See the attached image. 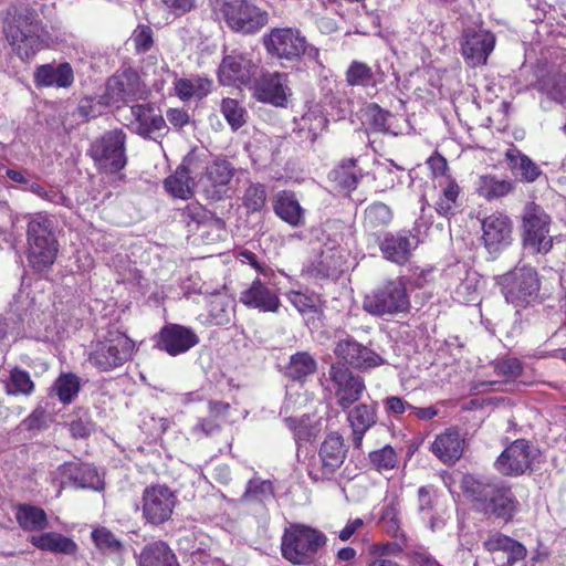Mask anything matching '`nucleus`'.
<instances>
[{"label":"nucleus","instance_id":"1","mask_svg":"<svg viewBox=\"0 0 566 566\" xmlns=\"http://www.w3.org/2000/svg\"><path fill=\"white\" fill-rule=\"evenodd\" d=\"M461 488L475 510L492 514L506 523L513 520L518 502L511 489L503 483L485 478L464 475Z\"/></svg>","mask_w":566,"mask_h":566},{"label":"nucleus","instance_id":"2","mask_svg":"<svg viewBox=\"0 0 566 566\" xmlns=\"http://www.w3.org/2000/svg\"><path fill=\"white\" fill-rule=\"evenodd\" d=\"M363 308L378 317L407 313L410 308V298L406 280L399 276L384 281L365 295Z\"/></svg>","mask_w":566,"mask_h":566},{"label":"nucleus","instance_id":"3","mask_svg":"<svg viewBox=\"0 0 566 566\" xmlns=\"http://www.w3.org/2000/svg\"><path fill=\"white\" fill-rule=\"evenodd\" d=\"M6 34L13 52L23 61L32 59L50 41L42 23L32 13L19 15L9 24Z\"/></svg>","mask_w":566,"mask_h":566},{"label":"nucleus","instance_id":"4","mask_svg":"<svg viewBox=\"0 0 566 566\" xmlns=\"http://www.w3.org/2000/svg\"><path fill=\"white\" fill-rule=\"evenodd\" d=\"M213 13L234 32L253 34L268 24L266 11L247 0H216Z\"/></svg>","mask_w":566,"mask_h":566},{"label":"nucleus","instance_id":"5","mask_svg":"<svg viewBox=\"0 0 566 566\" xmlns=\"http://www.w3.org/2000/svg\"><path fill=\"white\" fill-rule=\"evenodd\" d=\"M325 535L310 526L294 524L285 528L281 542L283 557L294 565L310 564L325 545Z\"/></svg>","mask_w":566,"mask_h":566},{"label":"nucleus","instance_id":"6","mask_svg":"<svg viewBox=\"0 0 566 566\" xmlns=\"http://www.w3.org/2000/svg\"><path fill=\"white\" fill-rule=\"evenodd\" d=\"M135 348L134 342L119 331H108L105 337L92 345L90 364L99 371H111L127 363Z\"/></svg>","mask_w":566,"mask_h":566},{"label":"nucleus","instance_id":"7","mask_svg":"<svg viewBox=\"0 0 566 566\" xmlns=\"http://www.w3.org/2000/svg\"><path fill=\"white\" fill-rule=\"evenodd\" d=\"M51 228V221L41 214L28 224V260L36 271L50 268L55 261L57 244Z\"/></svg>","mask_w":566,"mask_h":566},{"label":"nucleus","instance_id":"8","mask_svg":"<svg viewBox=\"0 0 566 566\" xmlns=\"http://www.w3.org/2000/svg\"><path fill=\"white\" fill-rule=\"evenodd\" d=\"M88 155L98 169L118 172L127 164L126 134L122 129L105 132L91 143Z\"/></svg>","mask_w":566,"mask_h":566},{"label":"nucleus","instance_id":"9","mask_svg":"<svg viewBox=\"0 0 566 566\" xmlns=\"http://www.w3.org/2000/svg\"><path fill=\"white\" fill-rule=\"evenodd\" d=\"M264 45L273 56L295 61L302 55L315 59L318 51L308 44L305 35L296 28H274L264 38Z\"/></svg>","mask_w":566,"mask_h":566},{"label":"nucleus","instance_id":"10","mask_svg":"<svg viewBox=\"0 0 566 566\" xmlns=\"http://www.w3.org/2000/svg\"><path fill=\"white\" fill-rule=\"evenodd\" d=\"M347 457L344 438L332 432L322 442L317 458L308 464V475L313 481L331 480L343 465Z\"/></svg>","mask_w":566,"mask_h":566},{"label":"nucleus","instance_id":"11","mask_svg":"<svg viewBox=\"0 0 566 566\" xmlns=\"http://www.w3.org/2000/svg\"><path fill=\"white\" fill-rule=\"evenodd\" d=\"M551 218L539 206L531 202L524 208L523 213V242L532 253L546 254L553 247V238L549 235Z\"/></svg>","mask_w":566,"mask_h":566},{"label":"nucleus","instance_id":"12","mask_svg":"<svg viewBox=\"0 0 566 566\" xmlns=\"http://www.w3.org/2000/svg\"><path fill=\"white\" fill-rule=\"evenodd\" d=\"M501 284L506 302L514 306L531 303L539 290L537 273L531 266L514 269L502 277Z\"/></svg>","mask_w":566,"mask_h":566},{"label":"nucleus","instance_id":"13","mask_svg":"<svg viewBox=\"0 0 566 566\" xmlns=\"http://www.w3.org/2000/svg\"><path fill=\"white\" fill-rule=\"evenodd\" d=\"M202 157L205 156L190 151L174 174L164 180V188L171 197L188 200L193 196L195 180L191 174H196L203 166Z\"/></svg>","mask_w":566,"mask_h":566},{"label":"nucleus","instance_id":"14","mask_svg":"<svg viewBox=\"0 0 566 566\" xmlns=\"http://www.w3.org/2000/svg\"><path fill=\"white\" fill-rule=\"evenodd\" d=\"M253 97L275 107H286L292 96L286 73L262 74L252 86Z\"/></svg>","mask_w":566,"mask_h":566},{"label":"nucleus","instance_id":"15","mask_svg":"<svg viewBox=\"0 0 566 566\" xmlns=\"http://www.w3.org/2000/svg\"><path fill=\"white\" fill-rule=\"evenodd\" d=\"M255 71L256 64L248 53L233 50L224 54L219 65L218 77L222 85H248Z\"/></svg>","mask_w":566,"mask_h":566},{"label":"nucleus","instance_id":"16","mask_svg":"<svg viewBox=\"0 0 566 566\" xmlns=\"http://www.w3.org/2000/svg\"><path fill=\"white\" fill-rule=\"evenodd\" d=\"M176 496L164 485L146 488L143 493V516L154 525L168 521L174 512Z\"/></svg>","mask_w":566,"mask_h":566},{"label":"nucleus","instance_id":"17","mask_svg":"<svg viewBox=\"0 0 566 566\" xmlns=\"http://www.w3.org/2000/svg\"><path fill=\"white\" fill-rule=\"evenodd\" d=\"M482 242L490 254H497L512 242V221L502 212H493L481 220Z\"/></svg>","mask_w":566,"mask_h":566},{"label":"nucleus","instance_id":"18","mask_svg":"<svg viewBox=\"0 0 566 566\" xmlns=\"http://www.w3.org/2000/svg\"><path fill=\"white\" fill-rule=\"evenodd\" d=\"M205 172L200 177L207 198L221 200L228 193V185L234 176L233 165L224 158H217L205 167Z\"/></svg>","mask_w":566,"mask_h":566},{"label":"nucleus","instance_id":"19","mask_svg":"<svg viewBox=\"0 0 566 566\" xmlns=\"http://www.w3.org/2000/svg\"><path fill=\"white\" fill-rule=\"evenodd\" d=\"M329 377L335 385L337 403L344 410L358 401L366 389L364 379L345 366L332 365Z\"/></svg>","mask_w":566,"mask_h":566},{"label":"nucleus","instance_id":"20","mask_svg":"<svg viewBox=\"0 0 566 566\" xmlns=\"http://www.w3.org/2000/svg\"><path fill=\"white\" fill-rule=\"evenodd\" d=\"M494 45L495 36L486 30L468 28L462 33V55L472 67L485 64Z\"/></svg>","mask_w":566,"mask_h":566},{"label":"nucleus","instance_id":"21","mask_svg":"<svg viewBox=\"0 0 566 566\" xmlns=\"http://www.w3.org/2000/svg\"><path fill=\"white\" fill-rule=\"evenodd\" d=\"M334 353L344 363L363 371L385 364V359L380 355L356 342L353 337L338 340Z\"/></svg>","mask_w":566,"mask_h":566},{"label":"nucleus","instance_id":"22","mask_svg":"<svg viewBox=\"0 0 566 566\" xmlns=\"http://www.w3.org/2000/svg\"><path fill=\"white\" fill-rule=\"evenodd\" d=\"M534 459V453L526 440H516L507 447L495 462L499 472L504 475L525 473Z\"/></svg>","mask_w":566,"mask_h":566},{"label":"nucleus","instance_id":"23","mask_svg":"<svg viewBox=\"0 0 566 566\" xmlns=\"http://www.w3.org/2000/svg\"><path fill=\"white\" fill-rule=\"evenodd\" d=\"M239 300L248 308L263 313H277L281 306L277 292L259 277L240 293Z\"/></svg>","mask_w":566,"mask_h":566},{"label":"nucleus","instance_id":"24","mask_svg":"<svg viewBox=\"0 0 566 566\" xmlns=\"http://www.w3.org/2000/svg\"><path fill=\"white\" fill-rule=\"evenodd\" d=\"M159 337V348L170 356L184 354L199 343V337L192 329L177 324L163 327Z\"/></svg>","mask_w":566,"mask_h":566},{"label":"nucleus","instance_id":"25","mask_svg":"<svg viewBox=\"0 0 566 566\" xmlns=\"http://www.w3.org/2000/svg\"><path fill=\"white\" fill-rule=\"evenodd\" d=\"M417 245L418 239L415 235L401 231L386 233L379 247L386 260L401 265L409 261Z\"/></svg>","mask_w":566,"mask_h":566},{"label":"nucleus","instance_id":"26","mask_svg":"<svg viewBox=\"0 0 566 566\" xmlns=\"http://www.w3.org/2000/svg\"><path fill=\"white\" fill-rule=\"evenodd\" d=\"M130 113L132 130L144 138H151L154 134L166 128L165 118L156 113L151 104H136L130 107Z\"/></svg>","mask_w":566,"mask_h":566},{"label":"nucleus","instance_id":"27","mask_svg":"<svg viewBox=\"0 0 566 566\" xmlns=\"http://www.w3.org/2000/svg\"><path fill=\"white\" fill-rule=\"evenodd\" d=\"M73 82V69L66 62L39 65L34 71V83L36 86L67 88Z\"/></svg>","mask_w":566,"mask_h":566},{"label":"nucleus","instance_id":"28","mask_svg":"<svg viewBox=\"0 0 566 566\" xmlns=\"http://www.w3.org/2000/svg\"><path fill=\"white\" fill-rule=\"evenodd\" d=\"M483 547L491 554L503 552L507 555L506 562L500 566H513L524 559L527 554L522 543L500 532L491 533L483 542Z\"/></svg>","mask_w":566,"mask_h":566},{"label":"nucleus","instance_id":"29","mask_svg":"<svg viewBox=\"0 0 566 566\" xmlns=\"http://www.w3.org/2000/svg\"><path fill=\"white\" fill-rule=\"evenodd\" d=\"M182 217L191 232L206 228L212 229L213 238H209L210 240L217 239L222 232V220L214 217L199 202L187 205L182 211Z\"/></svg>","mask_w":566,"mask_h":566},{"label":"nucleus","instance_id":"30","mask_svg":"<svg viewBox=\"0 0 566 566\" xmlns=\"http://www.w3.org/2000/svg\"><path fill=\"white\" fill-rule=\"evenodd\" d=\"M275 214L291 227L305 224V210L301 207L294 192H279L273 202Z\"/></svg>","mask_w":566,"mask_h":566},{"label":"nucleus","instance_id":"31","mask_svg":"<svg viewBox=\"0 0 566 566\" xmlns=\"http://www.w3.org/2000/svg\"><path fill=\"white\" fill-rule=\"evenodd\" d=\"M439 197L434 202L436 211L443 217L453 216L461 207V188L453 178H442L437 181Z\"/></svg>","mask_w":566,"mask_h":566},{"label":"nucleus","instance_id":"32","mask_svg":"<svg viewBox=\"0 0 566 566\" xmlns=\"http://www.w3.org/2000/svg\"><path fill=\"white\" fill-rule=\"evenodd\" d=\"M505 159L511 174L522 182H534L542 175L539 166L517 148H510Z\"/></svg>","mask_w":566,"mask_h":566},{"label":"nucleus","instance_id":"33","mask_svg":"<svg viewBox=\"0 0 566 566\" xmlns=\"http://www.w3.org/2000/svg\"><path fill=\"white\" fill-rule=\"evenodd\" d=\"M377 419L376 407L374 403H359L355 406L347 415V420L353 429V443L359 448L363 438Z\"/></svg>","mask_w":566,"mask_h":566},{"label":"nucleus","instance_id":"34","mask_svg":"<svg viewBox=\"0 0 566 566\" xmlns=\"http://www.w3.org/2000/svg\"><path fill=\"white\" fill-rule=\"evenodd\" d=\"M464 440L455 430L448 429L439 434L431 447L432 452L443 462H454L463 453Z\"/></svg>","mask_w":566,"mask_h":566},{"label":"nucleus","instance_id":"35","mask_svg":"<svg viewBox=\"0 0 566 566\" xmlns=\"http://www.w3.org/2000/svg\"><path fill=\"white\" fill-rule=\"evenodd\" d=\"M30 543L41 551L54 554L73 555L77 545L73 539L55 532H46L30 537Z\"/></svg>","mask_w":566,"mask_h":566},{"label":"nucleus","instance_id":"36","mask_svg":"<svg viewBox=\"0 0 566 566\" xmlns=\"http://www.w3.org/2000/svg\"><path fill=\"white\" fill-rule=\"evenodd\" d=\"M106 91L114 103L134 98L139 94L138 78L135 74L114 76L107 82Z\"/></svg>","mask_w":566,"mask_h":566},{"label":"nucleus","instance_id":"37","mask_svg":"<svg viewBox=\"0 0 566 566\" xmlns=\"http://www.w3.org/2000/svg\"><path fill=\"white\" fill-rule=\"evenodd\" d=\"M513 189L514 185L511 180L500 179L492 175L480 176L475 184V190L479 196L489 201L502 198Z\"/></svg>","mask_w":566,"mask_h":566},{"label":"nucleus","instance_id":"38","mask_svg":"<svg viewBox=\"0 0 566 566\" xmlns=\"http://www.w3.org/2000/svg\"><path fill=\"white\" fill-rule=\"evenodd\" d=\"M15 518L24 531L36 532L48 527L46 513L34 505L20 504L17 507Z\"/></svg>","mask_w":566,"mask_h":566},{"label":"nucleus","instance_id":"39","mask_svg":"<svg viewBox=\"0 0 566 566\" xmlns=\"http://www.w3.org/2000/svg\"><path fill=\"white\" fill-rule=\"evenodd\" d=\"M143 566H179L171 549L163 542L147 545L142 553Z\"/></svg>","mask_w":566,"mask_h":566},{"label":"nucleus","instance_id":"40","mask_svg":"<svg viewBox=\"0 0 566 566\" xmlns=\"http://www.w3.org/2000/svg\"><path fill=\"white\" fill-rule=\"evenodd\" d=\"M360 170L356 167V159L343 160L334 170L331 171L329 178L335 181L342 189L354 190L360 178Z\"/></svg>","mask_w":566,"mask_h":566},{"label":"nucleus","instance_id":"41","mask_svg":"<svg viewBox=\"0 0 566 566\" xmlns=\"http://www.w3.org/2000/svg\"><path fill=\"white\" fill-rule=\"evenodd\" d=\"M212 82L208 78H181L176 82L177 95L186 101L192 97L202 98L208 95L211 90Z\"/></svg>","mask_w":566,"mask_h":566},{"label":"nucleus","instance_id":"42","mask_svg":"<svg viewBox=\"0 0 566 566\" xmlns=\"http://www.w3.org/2000/svg\"><path fill=\"white\" fill-rule=\"evenodd\" d=\"M316 370V361L307 352H300L291 356L286 369L289 377L295 380H303Z\"/></svg>","mask_w":566,"mask_h":566},{"label":"nucleus","instance_id":"43","mask_svg":"<svg viewBox=\"0 0 566 566\" xmlns=\"http://www.w3.org/2000/svg\"><path fill=\"white\" fill-rule=\"evenodd\" d=\"M328 119L318 108H312L305 113L300 122V129L307 132L311 142H315L318 136L327 128Z\"/></svg>","mask_w":566,"mask_h":566},{"label":"nucleus","instance_id":"44","mask_svg":"<svg viewBox=\"0 0 566 566\" xmlns=\"http://www.w3.org/2000/svg\"><path fill=\"white\" fill-rule=\"evenodd\" d=\"M392 219L391 210L382 202H374L365 210L364 226L366 229L375 230L386 227Z\"/></svg>","mask_w":566,"mask_h":566},{"label":"nucleus","instance_id":"45","mask_svg":"<svg viewBox=\"0 0 566 566\" xmlns=\"http://www.w3.org/2000/svg\"><path fill=\"white\" fill-rule=\"evenodd\" d=\"M220 111L233 130L241 128L247 122V111L237 99L223 98Z\"/></svg>","mask_w":566,"mask_h":566},{"label":"nucleus","instance_id":"46","mask_svg":"<svg viewBox=\"0 0 566 566\" xmlns=\"http://www.w3.org/2000/svg\"><path fill=\"white\" fill-rule=\"evenodd\" d=\"M9 395H30L34 389V384L28 371L21 368H13L6 385Z\"/></svg>","mask_w":566,"mask_h":566},{"label":"nucleus","instance_id":"47","mask_svg":"<svg viewBox=\"0 0 566 566\" xmlns=\"http://www.w3.org/2000/svg\"><path fill=\"white\" fill-rule=\"evenodd\" d=\"M53 390L61 402L70 403L80 390V380L74 374H63L55 380Z\"/></svg>","mask_w":566,"mask_h":566},{"label":"nucleus","instance_id":"48","mask_svg":"<svg viewBox=\"0 0 566 566\" xmlns=\"http://www.w3.org/2000/svg\"><path fill=\"white\" fill-rule=\"evenodd\" d=\"M346 82L352 86H375L376 81L371 69L358 61H354L347 72Z\"/></svg>","mask_w":566,"mask_h":566},{"label":"nucleus","instance_id":"49","mask_svg":"<svg viewBox=\"0 0 566 566\" xmlns=\"http://www.w3.org/2000/svg\"><path fill=\"white\" fill-rule=\"evenodd\" d=\"M210 317L216 325H226L230 323L233 314V304L230 298L224 295H216L210 301Z\"/></svg>","mask_w":566,"mask_h":566},{"label":"nucleus","instance_id":"50","mask_svg":"<svg viewBox=\"0 0 566 566\" xmlns=\"http://www.w3.org/2000/svg\"><path fill=\"white\" fill-rule=\"evenodd\" d=\"M266 198L268 195L263 185L250 184L243 193L242 202L249 212H259L265 207Z\"/></svg>","mask_w":566,"mask_h":566},{"label":"nucleus","instance_id":"51","mask_svg":"<svg viewBox=\"0 0 566 566\" xmlns=\"http://www.w3.org/2000/svg\"><path fill=\"white\" fill-rule=\"evenodd\" d=\"M342 256L329 249L322 252L321 259L315 265V271L317 275L324 277L336 276L342 271Z\"/></svg>","mask_w":566,"mask_h":566},{"label":"nucleus","instance_id":"52","mask_svg":"<svg viewBox=\"0 0 566 566\" xmlns=\"http://www.w3.org/2000/svg\"><path fill=\"white\" fill-rule=\"evenodd\" d=\"M369 460L378 472L390 471L398 464V454L390 446L369 453Z\"/></svg>","mask_w":566,"mask_h":566},{"label":"nucleus","instance_id":"53","mask_svg":"<svg viewBox=\"0 0 566 566\" xmlns=\"http://www.w3.org/2000/svg\"><path fill=\"white\" fill-rule=\"evenodd\" d=\"M92 538L95 545L105 553L117 554L123 548L122 542L105 527L94 530L92 532Z\"/></svg>","mask_w":566,"mask_h":566},{"label":"nucleus","instance_id":"54","mask_svg":"<svg viewBox=\"0 0 566 566\" xmlns=\"http://www.w3.org/2000/svg\"><path fill=\"white\" fill-rule=\"evenodd\" d=\"M83 465L84 463L65 462L52 472V480L59 483L60 489H62L66 482L76 485L77 478L82 473L81 471ZM59 492H61V490H59Z\"/></svg>","mask_w":566,"mask_h":566},{"label":"nucleus","instance_id":"55","mask_svg":"<svg viewBox=\"0 0 566 566\" xmlns=\"http://www.w3.org/2000/svg\"><path fill=\"white\" fill-rule=\"evenodd\" d=\"M81 472L77 478L76 488L92 489L95 491L103 489L104 483L95 468L90 464H84Z\"/></svg>","mask_w":566,"mask_h":566},{"label":"nucleus","instance_id":"56","mask_svg":"<svg viewBox=\"0 0 566 566\" xmlns=\"http://www.w3.org/2000/svg\"><path fill=\"white\" fill-rule=\"evenodd\" d=\"M546 94L554 101L563 103L566 101V75H554L543 86Z\"/></svg>","mask_w":566,"mask_h":566},{"label":"nucleus","instance_id":"57","mask_svg":"<svg viewBox=\"0 0 566 566\" xmlns=\"http://www.w3.org/2000/svg\"><path fill=\"white\" fill-rule=\"evenodd\" d=\"M496 375L503 376L507 380L515 379L521 375L522 365L516 358H504L493 364Z\"/></svg>","mask_w":566,"mask_h":566},{"label":"nucleus","instance_id":"58","mask_svg":"<svg viewBox=\"0 0 566 566\" xmlns=\"http://www.w3.org/2000/svg\"><path fill=\"white\" fill-rule=\"evenodd\" d=\"M287 300L302 314L310 313L316 307L314 296L297 291H290L286 294Z\"/></svg>","mask_w":566,"mask_h":566},{"label":"nucleus","instance_id":"59","mask_svg":"<svg viewBox=\"0 0 566 566\" xmlns=\"http://www.w3.org/2000/svg\"><path fill=\"white\" fill-rule=\"evenodd\" d=\"M272 494V484L269 481H250L244 493L247 500L262 501Z\"/></svg>","mask_w":566,"mask_h":566},{"label":"nucleus","instance_id":"60","mask_svg":"<svg viewBox=\"0 0 566 566\" xmlns=\"http://www.w3.org/2000/svg\"><path fill=\"white\" fill-rule=\"evenodd\" d=\"M132 40L138 52H147L153 45V31L149 27L138 25L133 33Z\"/></svg>","mask_w":566,"mask_h":566},{"label":"nucleus","instance_id":"61","mask_svg":"<svg viewBox=\"0 0 566 566\" xmlns=\"http://www.w3.org/2000/svg\"><path fill=\"white\" fill-rule=\"evenodd\" d=\"M367 116L370 125L376 130L385 132L387 130V120L389 117V113L381 109L377 104L370 105L367 111Z\"/></svg>","mask_w":566,"mask_h":566},{"label":"nucleus","instance_id":"62","mask_svg":"<svg viewBox=\"0 0 566 566\" xmlns=\"http://www.w3.org/2000/svg\"><path fill=\"white\" fill-rule=\"evenodd\" d=\"M433 492L431 488L422 486L418 490V510L422 516H432Z\"/></svg>","mask_w":566,"mask_h":566},{"label":"nucleus","instance_id":"63","mask_svg":"<svg viewBox=\"0 0 566 566\" xmlns=\"http://www.w3.org/2000/svg\"><path fill=\"white\" fill-rule=\"evenodd\" d=\"M220 426L213 419L202 418L198 421V423L192 428L193 436L208 437L219 431Z\"/></svg>","mask_w":566,"mask_h":566},{"label":"nucleus","instance_id":"64","mask_svg":"<svg viewBox=\"0 0 566 566\" xmlns=\"http://www.w3.org/2000/svg\"><path fill=\"white\" fill-rule=\"evenodd\" d=\"M427 163H428L429 167L431 168L434 177L437 178V181L442 178H451L450 176L446 175V172L448 170V164H447V160L442 156H440V155L431 156Z\"/></svg>","mask_w":566,"mask_h":566}]
</instances>
